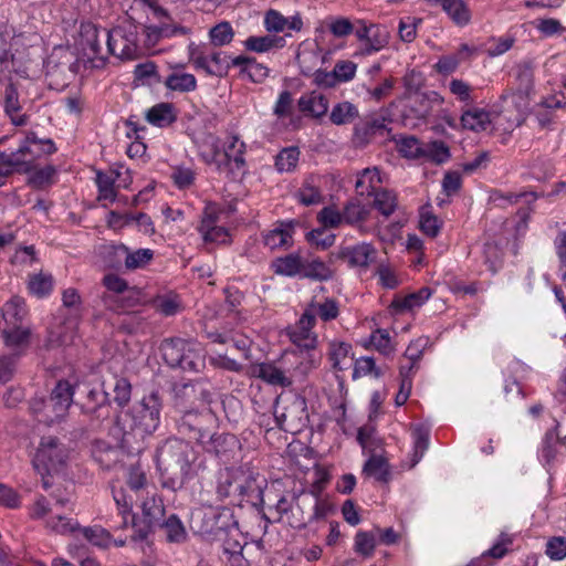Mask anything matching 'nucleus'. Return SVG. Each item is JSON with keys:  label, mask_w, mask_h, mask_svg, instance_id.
I'll return each mask as SVG.
<instances>
[{"label": "nucleus", "mask_w": 566, "mask_h": 566, "mask_svg": "<svg viewBox=\"0 0 566 566\" xmlns=\"http://www.w3.org/2000/svg\"><path fill=\"white\" fill-rule=\"evenodd\" d=\"M237 500L245 501L254 506L263 503V486L265 483L264 479H260L259 475H254L248 469L239 468V476Z\"/></svg>", "instance_id": "16"}, {"label": "nucleus", "mask_w": 566, "mask_h": 566, "mask_svg": "<svg viewBox=\"0 0 566 566\" xmlns=\"http://www.w3.org/2000/svg\"><path fill=\"white\" fill-rule=\"evenodd\" d=\"M381 184L380 171L378 168H366L359 175L356 180V189L360 195L367 193L368 196L373 195L375 191L380 190L379 188Z\"/></svg>", "instance_id": "45"}, {"label": "nucleus", "mask_w": 566, "mask_h": 566, "mask_svg": "<svg viewBox=\"0 0 566 566\" xmlns=\"http://www.w3.org/2000/svg\"><path fill=\"white\" fill-rule=\"evenodd\" d=\"M553 428L548 429L543 438L539 458L545 464H551L557 457L562 447L566 446V434L560 437L557 431L559 423L553 418Z\"/></svg>", "instance_id": "26"}, {"label": "nucleus", "mask_w": 566, "mask_h": 566, "mask_svg": "<svg viewBox=\"0 0 566 566\" xmlns=\"http://www.w3.org/2000/svg\"><path fill=\"white\" fill-rule=\"evenodd\" d=\"M264 27L269 32H286L290 36L292 32H300L303 29V20L300 14L284 17L276 10H269L264 17Z\"/></svg>", "instance_id": "23"}, {"label": "nucleus", "mask_w": 566, "mask_h": 566, "mask_svg": "<svg viewBox=\"0 0 566 566\" xmlns=\"http://www.w3.org/2000/svg\"><path fill=\"white\" fill-rule=\"evenodd\" d=\"M164 360L170 367L199 373L205 368V350L201 344L181 338L165 339L160 345Z\"/></svg>", "instance_id": "5"}, {"label": "nucleus", "mask_w": 566, "mask_h": 566, "mask_svg": "<svg viewBox=\"0 0 566 566\" xmlns=\"http://www.w3.org/2000/svg\"><path fill=\"white\" fill-rule=\"evenodd\" d=\"M140 509L147 527L160 524L165 515V507L161 499L155 494L146 496L140 503Z\"/></svg>", "instance_id": "40"}, {"label": "nucleus", "mask_w": 566, "mask_h": 566, "mask_svg": "<svg viewBox=\"0 0 566 566\" xmlns=\"http://www.w3.org/2000/svg\"><path fill=\"white\" fill-rule=\"evenodd\" d=\"M376 256V248L367 242L345 247L338 253V258L345 259L349 266L364 269L368 268L370 263L375 262Z\"/></svg>", "instance_id": "21"}, {"label": "nucleus", "mask_w": 566, "mask_h": 566, "mask_svg": "<svg viewBox=\"0 0 566 566\" xmlns=\"http://www.w3.org/2000/svg\"><path fill=\"white\" fill-rule=\"evenodd\" d=\"M155 17L159 20V24L156 25L164 38H171L178 34H186L187 30L184 27L177 25L172 22L171 18L161 8L154 9Z\"/></svg>", "instance_id": "61"}, {"label": "nucleus", "mask_w": 566, "mask_h": 566, "mask_svg": "<svg viewBox=\"0 0 566 566\" xmlns=\"http://www.w3.org/2000/svg\"><path fill=\"white\" fill-rule=\"evenodd\" d=\"M4 109L10 116L14 125H24L25 118L23 115H19L20 104L18 98V92L13 85H8L4 92Z\"/></svg>", "instance_id": "55"}, {"label": "nucleus", "mask_w": 566, "mask_h": 566, "mask_svg": "<svg viewBox=\"0 0 566 566\" xmlns=\"http://www.w3.org/2000/svg\"><path fill=\"white\" fill-rule=\"evenodd\" d=\"M167 88L177 92H191L197 87V80L190 73L174 72L165 80Z\"/></svg>", "instance_id": "51"}, {"label": "nucleus", "mask_w": 566, "mask_h": 566, "mask_svg": "<svg viewBox=\"0 0 566 566\" xmlns=\"http://www.w3.org/2000/svg\"><path fill=\"white\" fill-rule=\"evenodd\" d=\"M358 116L355 105L349 102L336 104L329 115V119L335 125H345L352 123Z\"/></svg>", "instance_id": "57"}, {"label": "nucleus", "mask_w": 566, "mask_h": 566, "mask_svg": "<svg viewBox=\"0 0 566 566\" xmlns=\"http://www.w3.org/2000/svg\"><path fill=\"white\" fill-rule=\"evenodd\" d=\"M146 484V476L139 469H132L127 479V485L129 488V494L124 491L114 493V500L118 506L119 513L123 517L122 527H127L132 524L135 527V516L132 514V507L135 500L139 497V491Z\"/></svg>", "instance_id": "14"}, {"label": "nucleus", "mask_w": 566, "mask_h": 566, "mask_svg": "<svg viewBox=\"0 0 566 566\" xmlns=\"http://www.w3.org/2000/svg\"><path fill=\"white\" fill-rule=\"evenodd\" d=\"M232 59L227 52L219 51L209 45H190L189 60L196 70L207 75L224 77L232 66Z\"/></svg>", "instance_id": "8"}, {"label": "nucleus", "mask_w": 566, "mask_h": 566, "mask_svg": "<svg viewBox=\"0 0 566 566\" xmlns=\"http://www.w3.org/2000/svg\"><path fill=\"white\" fill-rule=\"evenodd\" d=\"M161 408L163 401L158 392L154 391L143 397L128 413L132 419V431L142 437L153 434L160 424Z\"/></svg>", "instance_id": "7"}, {"label": "nucleus", "mask_w": 566, "mask_h": 566, "mask_svg": "<svg viewBox=\"0 0 566 566\" xmlns=\"http://www.w3.org/2000/svg\"><path fill=\"white\" fill-rule=\"evenodd\" d=\"M315 325L308 314L303 312L289 333L290 339L302 349H315L317 345V334L313 331Z\"/></svg>", "instance_id": "19"}, {"label": "nucleus", "mask_w": 566, "mask_h": 566, "mask_svg": "<svg viewBox=\"0 0 566 566\" xmlns=\"http://www.w3.org/2000/svg\"><path fill=\"white\" fill-rule=\"evenodd\" d=\"M276 424L284 428L286 422L302 421L307 419L306 402L302 397H294L283 408L279 409V405L274 410Z\"/></svg>", "instance_id": "29"}, {"label": "nucleus", "mask_w": 566, "mask_h": 566, "mask_svg": "<svg viewBox=\"0 0 566 566\" xmlns=\"http://www.w3.org/2000/svg\"><path fill=\"white\" fill-rule=\"evenodd\" d=\"M43 70L50 88L59 90L64 86L65 83L63 74L65 65L57 63L55 60V53L51 54L48 60L44 61Z\"/></svg>", "instance_id": "49"}, {"label": "nucleus", "mask_w": 566, "mask_h": 566, "mask_svg": "<svg viewBox=\"0 0 566 566\" xmlns=\"http://www.w3.org/2000/svg\"><path fill=\"white\" fill-rule=\"evenodd\" d=\"M217 214L209 209L205 210L198 228L206 242L224 243L228 240V231L224 227L217 224Z\"/></svg>", "instance_id": "31"}, {"label": "nucleus", "mask_w": 566, "mask_h": 566, "mask_svg": "<svg viewBox=\"0 0 566 566\" xmlns=\"http://www.w3.org/2000/svg\"><path fill=\"white\" fill-rule=\"evenodd\" d=\"M109 254L113 255V266L120 269L124 266L128 271L143 269L150 263L154 258L151 249H136L132 250L125 244L112 245Z\"/></svg>", "instance_id": "15"}, {"label": "nucleus", "mask_w": 566, "mask_h": 566, "mask_svg": "<svg viewBox=\"0 0 566 566\" xmlns=\"http://www.w3.org/2000/svg\"><path fill=\"white\" fill-rule=\"evenodd\" d=\"M92 455L104 468H111L118 459V450L109 443L97 440L93 443Z\"/></svg>", "instance_id": "50"}, {"label": "nucleus", "mask_w": 566, "mask_h": 566, "mask_svg": "<svg viewBox=\"0 0 566 566\" xmlns=\"http://www.w3.org/2000/svg\"><path fill=\"white\" fill-rule=\"evenodd\" d=\"M396 144L402 157L411 159L423 157L424 144L415 136H401L396 140Z\"/></svg>", "instance_id": "52"}, {"label": "nucleus", "mask_w": 566, "mask_h": 566, "mask_svg": "<svg viewBox=\"0 0 566 566\" xmlns=\"http://www.w3.org/2000/svg\"><path fill=\"white\" fill-rule=\"evenodd\" d=\"M158 525L161 526L167 542L180 544L187 539V531L177 515L171 514Z\"/></svg>", "instance_id": "46"}, {"label": "nucleus", "mask_w": 566, "mask_h": 566, "mask_svg": "<svg viewBox=\"0 0 566 566\" xmlns=\"http://www.w3.org/2000/svg\"><path fill=\"white\" fill-rule=\"evenodd\" d=\"M255 375L274 386L287 387L293 382L291 374L287 375L284 370L271 363H263L256 366Z\"/></svg>", "instance_id": "37"}, {"label": "nucleus", "mask_w": 566, "mask_h": 566, "mask_svg": "<svg viewBox=\"0 0 566 566\" xmlns=\"http://www.w3.org/2000/svg\"><path fill=\"white\" fill-rule=\"evenodd\" d=\"M75 386L69 380H59L52 389L50 398L55 402L65 405V409H70L73 403Z\"/></svg>", "instance_id": "63"}, {"label": "nucleus", "mask_w": 566, "mask_h": 566, "mask_svg": "<svg viewBox=\"0 0 566 566\" xmlns=\"http://www.w3.org/2000/svg\"><path fill=\"white\" fill-rule=\"evenodd\" d=\"M431 7H439L458 27L470 23L472 13L465 0H427Z\"/></svg>", "instance_id": "24"}, {"label": "nucleus", "mask_w": 566, "mask_h": 566, "mask_svg": "<svg viewBox=\"0 0 566 566\" xmlns=\"http://www.w3.org/2000/svg\"><path fill=\"white\" fill-rule=\"evenodd\" d=\"M303 256L298 253H291L277 258L272 262V269L275 274L283 276H301Z\"/></svg>", "instance_id": "41"}, {"label": "nucleus", "mask_w": 566, "mask_h": 566, "mask_svg": "<svg viewBox=\"0 0 566 566\" xmlns=\"http://www.w3.org/2000/svg\"><path fill=\"white\" fill-rule=\"evenodd\" d=\"M96 186L98 188V200L115 201V178L112 175L98 171L96 175Z\"/></svg>", "instance_id": "64"}, {"label": "nucleus", "mask_w": 566, "mask_h": 566, "mask_svg": "<svg viewBox=\"0 0 566 566\" xmlns=\"http://www.w3.org/2000/svg\"><path fill=\"white\" fill-rule=\"evenodd\" d=\"M232 66L239 69V75L252 83H263L270 75V69L255 57L240 54L232 59Z\"/></svg>", "instance_id": "20"}, {"label": "nucleus", "mask_w": 566, "mask_h": 566, "mask_svg": "<svg viewBox=\"0 0 566 566\" xmlns=\"http://www.w3.org/2000/svg\"><path fill=\"white\" fill-rule=\"evenodd\" d=\"M352 350V346L345 342L333 340L329 343V359L335 369L346 368V359Z\"/></svg>", "instance_id": "59"}, {"label": "nucleus", "mask_w": 566, "mask_h": 566, "mask_svg": "<svg viewBox=\"0 0 566 566\" xmlns=\"http://www.w3.org/2000/svg\"><path fill=\"white\" fill-rule=\"evenodd\" d=\"M78 45L88 61H99L102 64L105 62L104 50L99 43V30L95 24L82 23Z\"/></svg>", "instance_id": "18"}, {"label": "nucleus", "mask_w": 566, "mask_h": 566, "mask_svg": "<svg viewBox=\"0 0 566 566\" xmlns=\"http://www.w3.org/2000/svg\"><path fill=\"white\" fill-rule=\"evenodd\" d=\"M304 312L316 324L317 318L327 323L338 317L339 315V303L333 297H324L317 300L314 297L305 307Z\"/></svg>", "instance_id": "25"}, {"label": "nucleus", "mask_w": 566, "mask_h": 566, "mask_svg": "<svg viewBox=\"0 0 566 566\" xmlns=\"http://www.w3.org/2000/svg\"><path fill=\"white\" fill-rule=\"evenodd\" d=\"M4 345L12 349L22 348L29 344L31 329L19 326L18 328L3 327L0 329Z\"/></svg>", "instance_id": "47"}, {"label": "nucleus", "mask_w": 566, "mask_h": 566, "mask_svg": "<svg viewBox=\"0 0 566 566\" xmlns=\"http://www.w3.org/2000/svg\"><path fill=\"white\" fill-rule=\"evenodd\" d=\"M296 60L302 73L304 75H310L318 65L324 63L325 56L317 42L306 40L300 44Z\"/></svg>", "instance_id": "22"}, {"label": "nucleus", "mask_w": 566, "mask_h": 566, "mask_svg": "<svg viewBox=\"0 0 566 566\" xmlns=\"http://www.w3.org/2000/svg\"><path fill=\"white\" fill-rule=\"evenodd\" d=\"M208 509H199L192 514L198 532L221 539L222 535L233 536L238 533V521L233 511L227 506L213 507V502L201 497Z\"/></svg>", "instance_id": "4"}, {"label": "nucleus", "mask_w": 566, "mask_h": 566, "mask_svg": "<svg viewBox=\"0 0 566 566\" xmlns=\"http://www.w3.org/2000/svg\"><path fill=\"white\" fill-rule=\"evenodd\" d=\"M325 23L329 32L336 38H345L352 33L355 34L357 27L356 21L352 22L345 17H327Z\"/></svg>", "instance_id": "58"}, {"label": "nucleus", "mask_w": 566, "mask_h": 566, "mask_svg": "<svg viewBox=\"0 0 566 566\" xmlns=\"http://www.w3.org/2000/svg\"><path fill=\"white\" fill-rule=\"evenodd\" d=\"M296 365L291 371L292 379L304 378L310 371L316 369L319 364L322 356L315 349H302L295 355Z\"/></svg>", "instance_id": "36"}, {"label": "nucleus", "mask_w": 566, "mask_h": 566, "mask_svg": "<svg viewBox=\"0 0 566 566\" xmlns=\"http://www.w3.org/2000/svg\"><path fill=\"white\" fill-rule=\"evenodd\" d=\"M71 450L56 437H42L38 447V462L49 475L61 472L67 464Z\"/></svg>", "instance_id": "10"}, {"label": "nucleus", "mask_w": 566, "mask_h": 566, "mask_svg": "<svg viewBox=\"0 0 566 566\" xmlns=\"http://www.w3.org/2000/svg\"><path fill=\"white\" fill-rule=\"evenodd\" d=\"M233 38L234 30L232 25L227 21L216 24L209 31L210 43L214 48H221L230 44Z\"/></svg>", "instance_id": "56"}, {"label": "nucleus", "mask_w": 566, "mask_h": 566, "mask_svg": "<svg viewBox=\"0 0 566 566\" xmlns=\"http://www.w3.org/2000/svg\"><path fill=\"white\" fill-rule=\"evenodd\" d=\"M431 294L432 292L429 287H421L419 291L410 293L401 300L395 301L394 306L401 311L420 307L426 301L429 300Z\"/></svg>", "instance_id": "60"}, {"label": "nucleus", "mask_w": 566, "mask_h": 566, "mask_svg": "<svg viewBox=\"0 0 566 566\" xmlns=\"http://www.w3.org/2000/svg\"><path fill=\"white\" fill-rule=\"evenodd\" d=\"M25 315L24 300L19 296H13L1 308L0 329L3 327L18 328L22 326Z\"/></svg>", "instance_id": "28"}, {"label": "nucleus", "mask_w": 566, "mask_h": 566, "mask_svg": "<svg viewBox=\"0 0 566 566\" xmlns=\"http://www.w3.org/2000/svg\"><path fill=\"white\" fill-rule=\"evenodd\" d=\"M245 50L255 53H266L274 49H282L285 46V38L274 34L266 35H251L243 42Z\"/></svg>", "instance_id": "35"}, {"label": "nucleus", "mask_w": 566, "mask_h": 566, "mask_svg": "<svg viewBox=\"0 0 566 566\" xmlns=\"http://www.w3.org/2000/svg\"><path fill=\"white\" fill-rule=\"evenodd\" d=\"M156 463L164 486L172 491L181 489L203 468L193 447L178 438L166 440L157 449Z\"/></svg>", "instance_id": "1"}, {"label": "nucleus", "mask_w": 566, "mask_h": 566, "mask_svg": "<svg viewBox=\"0 0 566 566\" xmlns=\"http://www.w3.org/2000/svg\"><path fill=\"white\" fill-rule=\"evenodd\" d=\"M62 304L49 327L46 346L50 348L71 345L77 335L82 314L78 292L73 287L64 290Z\"/></svg>", "instance_id": "3"}, {"label": "nucleus", "mask_w": 566, "mask_h": 566, "mask_svg": "<svg viewBox=\"0 0 566 566\" xmlns=\"http://www.w3.org/2000/svg\"><path fill=\"white\" fill-rule=\"evenodd\" d=\"M67 411L65 405L55 402L49 397L41 402V407H38V415H40L38 421L48 427H52L62 422L66 418Z\"/></svg>", "instance_id": "34"}, {"label": "nucleus", "mask_w": 566, "mask_h": 566, "mask_svg": "<svg viewBox=\"0 0 566 566\" xmlns=\"http://www.w3.org/2000/svg\"><path fill=\"white\" fill-rule=\"evenodd\" d=\"M193 143L197 146L200 158L210 166L217 168L221 149L219 146V138L211 133H201L195 136Z\"/></svg>", "instance_id": "27"}, {"label": "nucleus", "mask_w": 566, "mask_h": 566, "mask_svg": "<svg viewBox=\"0 0 566 566\" xmlns=\"http://www.w3.org/2000/svg\"><path fill=\"white\" fill-rule=\"evenodd\" d=\"M363 472L378 482L387 483L390 480L389 464L380 455H371L364 464Z\"/></svg>", "instance_id": "44"}, {"label": "nucleus", "mask_w": 566, "mask_h": 566, "mask_svg": "<svg viewBox=\"0 0 566 566\" xmlns=\"http://www.w3.org/2000/svg\"><path fill=\"white\" fill-rule=\"evenodd\" d=\"M342 214L345 224L357 227L367 221L370 208L358 199H352L344 205Z\"/></svg>", "instance_id": "39"}, {"label": "nucleus", "mask_w": 566, "mask_h": 566, "mask_svg": "<svg viewBox=\"0 0 566 566\" xmlns=\"http://www.w3.org/2000/svg\"><path fill=\"white\" fill-rule=\"evenodd\" d=\"M515 78L518 83L517 90L522 94H530L534 86V67L532 62L523 61L515 67Z\"/></svg>", "instance_id": "53"}, {"label": "nucleus", "mask_w": 566, "mask_h": 566, "mask_svg": "<svg viewBox=\"0 0 566 566\" xmlns=\"http://www.w3.org/2000/svg\"><path fill=\"white\" fill-rule=\"evenodd\" d=\"M245 150V143L239 136H228L218 160L217 170L220 172L226 171L233 178L244 175L247 169Z\"/></svg>", "instance_id": "13"}, {"label": "nucleus", "mask_w": 566, "mask_h": 566, "mask_svg": "<svg viewBox=\"0 0 566 566\" xmlns=\"http://www.w3.org/2000/svg\"><path fill=\"white\" fill-rule=\"evenodd\" d=\"M216 416L210 408H203L200 415L187 412L180 419L178 424L179 433L189 440H195L207 452L217 457L228 459L239 446V441L233 434L229 433H211L210 427L216 423Z\"/></svg>", "instance_id": "2"}, {"label": "nucleus", "mask_w": 566, "mask_h": 566, "mask_svg": "<svg viewBox=\"0 0 566 566\" xmlns=\"http://www.w3.org/2000/svg\"><path fill=\"white\" fill-rule=\"evenodd\" d=\"M238 476L239 468H226L219 472L216 485L217 501L222 502L230 499L233 502L237 500L238 490H235V485L240 482Z\"/></svg>", "instance_id": "30"}, {"label": "nucleus", "mask_w": 566, "mask_h": 566, "mask_svg": "<svg viewBox=\"0 0 566 566\" xmlns=\"http://www.w3.org/2000/svg\"><path fill=\"white\" fill-rule=\"evenodd\" d=\"M374 197V208H376L384 217H390L396 208H397V197L396 195L388 189H380L375 191Z\"/></svg>", "instance_id": "54"}, {"label": "nucleus", "mask_w": 566, "mask_h": 566, "mask_svg": "<svg viewBox=\"0 0 566 566\" xmlns=\"http://www.w3.org/2000/svg\"><path fill=\"white\" fill-rule=\"evenodd\" d=\"M174 406L182 413L181 419L187 412L200 415L202 412L195 409L198 405H210L212 392L208 384L203 381L177 384L172 388Z\"/></svg>", "instance_id": "9"}, {"label": "nucleus", "mask_w": 566, "mask_h": 566, "mask_svg": "<svg viewBox=\"0 0 566 566\" xmlns=\"http://www.w3.org/2000/svg\"><path fill=\"white\" fill-rule=\"evenodd\" d=\"M333 276L331 268L319 258L303 256L301 277L315 281H327Z\"/></svg>", "instance_id": "38"}, {"label": "nucleus", "mask_w": 566, "mask_h": 566, "mask_svg": "<svg viewBox=\"0 0 566 566\" xmlns=\"http://www.w3.org/2000/svg\"><path fill=\"white\" fill-rule=\"evenodd\" d=\"M80 533L87 542L99 548L108 547L112 542L109 532L101 526L84 527Z\"/></svg>", "instance_id": "62"}, {"label": "nucleus", "mask_w": 566, "mask_h": 566, "mask_svg": "<svg viewBox=\"0 0 566 566\" xmlns=\"http://www.w3.org/2000/svg\"><path fill=\"white\" fill-rule=\"evenodd\" d=\"M298 108L314 117H322L328 111V99L322 94L303 95L298 99Z\"/></svg>", "instance_id": "43"}, {"label": "nucleus", "mask_w": 566, "mask_h": 566, "mask_svg": "<svg viewBox=\"0 0 566 566\" xmlns=\"http://www.w3.org/2000/svg\"><path fill=\"white\" fill-rule=\"evenodd\" d=\"M411 436L413 440V448L410 468H413L422 459L429 448L430 433L423 426H416L412 428Z\"/></svg>", "instance_id": "48"}, {"label": "nucleus", "mask_w": 566, "mask_h": 566, "mask_svg": "<svg viewBox=\"0 0 566 566\" xmlns=\"http://www.w3.org/2000/svg\"><path fill=\"white\" fill-rule=\"evenodd\" d=\"M145 119L153 126L164 128L176 122L177 114L172 104L158 103L147 109Z\"/></svg>", "instance_id": "33"}, {"label": "nucleus", "mask_w": 566, "mask_h": 566, "mask_svg": "<svg viewBox=\"0 0 566 566\" xmlns=\"http://www.w3.org/2000/svg\"><path fill=\"white\" fill-rule=\"evenodd\" d=\"M294 227L291 222H281L263 235V242L270 250L289 248L293 243Z\"/></svg>", "instance_id": "32"}, {"label": "nucleus", "mask_w": 566, "mask_h": 566, "mask_svg": "<svg viewBox=\"0 0 566 566\" xmlns=\"http://www.w3.org/2000/svg\"><path fill=\"white\" fill-rule=\"evenodd\" d=\"M35 144V135L27 136L17 151L0 153V167H10L15 172L30 174L29 182H35V153L32 146Z\"/></svg>", "instance_id": "12"}, {"label": "nucleus", "mask_w": 566, "mask_h": 566, "mask_svg": "<svg viewBox=\"0 0 566 566\" xmlns=\"http://www.w3.org/2000/svg\"><path fill=\"white\" fill-rule=\"evenodd\" d=\"M491 124L490 113L483 108H470L463 112L461 116V125L465 129L473 132H482Z\"/></svg>", "instance_id": "42"}, {"label": "nucleus", "mask_w": 566, "mask_h": 566, "mask_svg": "<svg viewBox=\"0 0 566 566\" xmlns=\"http://www.w3.org/2000/svg\"><path fill=\"white\" fill-rule=\"evenodd\" d=\"M81 411L88 418L91 427L101 426L111 415L108 392L91 389L86 401L81 405Z\"/></svg>", "instance_id": "17"}, {"label": "nucleus", "mask_w": 566, "mask_h": 566, "mask_svg": "<svg viewBox=\"0 0 566 566\" xmlns=\"http://www.w3.org/2000/svg\"><path fill=\"white\" fill-rule=\"evenodd\" d=\"M106 39V53L113 54L122 61H133L144 54L139 45L138 28L133 23L118 25L111 31L103 30Z\"/></svg>", "instance_id": "6"}, {"label": "nucleus", "mask_w": 566, "mask_h": 566, "mask_svg": "<svg viewBox=\"0 0 566 566\" xmlns=\"http://www.w3.org/2000/svg\"><path fill=\"white\" fill-rule=\"evenodd\" d=\"M356 24L355 36L360 43L356 55L369 56L388 45L389 33L384 27L361 19H357Z\"/></svg>", "instance_id": "11"}]
</instances>
